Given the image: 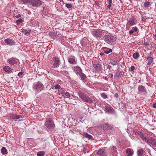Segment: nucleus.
<instances>
[{
	"mask_svg": "<svg viewBox=\"0 0 156 156\" xmlns=\"http://www.w3.org/2000/svg\"><path fill=\"white\" fill-rule=\"evenodd\" d=\"M136 133L141 137V139L147 143L149 137H146L144 136V134L140 131H138Z\"/></svg>",
	"mask_w": 156,
	"mask_h": 156,
	"instance_id": "9b49d317",
	"label": "nucleus"
},
{
	"mask_svg": "<svg viewBox=\"0 0 156 156\" xmlns=\"http://www.w3.org/2000/svg\"><path fill=\"white\" fill-rule=\"evenodd\" d=\"M103 31L104 30L99 29L94 30L92 31V34L97 37H100L104 36Z\"/></svg>",
	"mask_w": 156,
	"mask_h": 156,
	"instance_id": "39448f33",
	"label": "nucleus"
},
{
	"mask_svg": "<svg viewBox=\"0 0 156 156\" xmlns=\"http://www.w3.org/2000/svg\"><path fill=\"white\" fill-rule=\"evenodd\" d=\"M109 152L113 156H116L117 154V148L114 146L110 147Z\"/></svg>",
	"mask_w": 156,
	"mask_h": 156,
	"instance_id": "9d476101",
	"label": "nucleus"
},
{
	"mask_svg": "<svg viewBox=\"0 0 156 156\" xmlns=\"http://www.w3.org/2000/svg\"><path fill=\"white\" fill-rule=\"evenodd\" d=\"M79 97L82 99L83 101L87 103L91 104L93 102L92 100L86 94L81 91L78 92Z\"/></svg>",
	"mask_w": 156,
	"mask_h": 156,
	"instance_id": "f03ea898",
	"label": "nucleus"
},
{
	"mask_svg": "<svg viewBox=\"0 0 156 156\" xmlns=\"http://www.w3.org/2000/svg\"><path fill=\"white\" fill-rule=\"evenodd\" d=\"M115 95L116 97H118V95L117 94H115Z\"/></svg>",
	"mask_w": 156,
	"mask_h": 156,
	"instance_id": "de8ad7c7",
	"label": "nucleus"
},
{
	"mask_svg": "<svg viewBox=\"0 0 156 156\" xmlns=\"http://www.w3.org/2000/svg\"><path fill=\"white\" fill-rule=\"evenodd\" d=\"M147 143L150 145L156 147V140L155 139H152L151 137H149Z\"/></svg>",
	"mask_w": 156,
	"mask_h": 156,
	"instance_id": "4468645a",
	"label": "nucleus"
},
{
	"mask_svg": "<svg viewBox=\"0 0 156 156\" xmlns=\"http://www.w3.org/2000/svg\"><path fill=\"white\" fill-rule=\"evenodd\" d=\"M137 23L136 19L134 17H132L129 19V20L127 23V25L132 26L136 25Z\"/></svg>",
	"mask_w": 156,
	"mask_h": 156,
	"instance_id": "0eeeda50",
	"label": "nucleus"
},
{
	"mask_svg": "<svg viewBox=\"0 0 156 156\" xmlns=\"http://www.w3.org/2000/svg\"><path fill=\"white\" fill-rule=\"evenodd\" d=\"M1 128H2L1 127V126H0V129H1Z\"/></svg>",
	"mask_w": 156,
	"mask_h": 156,
	"instance_id": "0e129e2a",
	"label": "nucleus"
},
{
	"mask_svg": "<svg viewBox=\"0 0 156 156\" xmlns=\"http://www.w3.org/2000/svg\"><path fill=\"white\" fill-rule=\"evenodd\" d=\"M62 96L65 98H69L70 95L69 93L68 92L64 93L63 92L61 93Z\"/></svg>",
	"mask_w": 156,
	"mask_h": 156,
	"instance_id": "a878e982",
	"label": "nucleus"
},
{
	"mask_svg": "<svg viewBox=\"0 0 156 156\" xmlns=\"http://www.w3.org/2000/svg\"><path fill=\"white\" fill-rule=\"evenodd\" d=\"M49 35L53 39L56 37V34L55 32H51L49 34Z\"/></svg>",
	"mask_w": 156,
	"mask_h": 156,
	"instance_id": "c756f323",
	"label": "nucleus"
},
{
	"mask_svg": "<svg viewBox=\"0 0 156 156\" xmlns=\"http://www.w3.org/2000/svg\"><path fill=\"white\" fill-rule=\"evenodd\" d=\"M59 1L60 2H63V0H59Z\"/></svg>",
	"mask_w": 156,
	"mask_h": 156,
	"instance_id": "3c124183",
	"label": "nucleus"
},
{
	"mask_svg": "<svg viewBox=\"0 0 156 156\" xmlns=\"http://www.w3.org/2000/svg\"><path fill=\"white\" fill-rule=\"evenodd\" d=\"M44 125L49 131L51 132L53 130L55 127V124L52 119L51 118L46 119Z\"/></svg>",
	"mask_w": 156,
	"mask_h": 156,
	"instance_id": "f257e3e1",
	"label": "nucleus"
},
{
	"mask_svg": "<svg viewBox=\"0 0 156 156\" xmlns=\"http://www.w3.org/2000/svg\"><path fill=\"white\" fill-rule=\"evenodd\" d=\"M150 5V3L149 2H146L144 3V6L145 8H148Z\"/></svg>",
	"mask_w": 156,
	"mask_h": 156,
	"instance_id": "2f4dec72",
	"label": "nucleus"
},
{
	"mask_svg": "<svg viewBox=\"0 0 156 156\" xmlns=\"http://www.w3.org/2000/svg\"><path fill=\"white\" fill-rule=\"evenodd\" d=\"M144 151L142 148L138 150L137 151V154L138 156H143Z\"/></svg>",
	"mask_w": 156,
	"mask_h": 156,
	"instance_id": "4be33fe9",
	"label": "nucleus"
},
{
	"mask_svg": "<svg viewBox=\"0 0 156 156\" xmlns=\"http://www.w3.org/2000/svg\"><path fill=\"white\" fill-rule=\"evenodd\" d=\"M101 97L104 99H105L107 98V95L104 93H102L101 95Z\"/></svg>",
	"mask_w": 156,
	"mask_h": 156,
	"instance_id": "ea45409f",
	"label": "nucleus"
},
{
	"mask_svg": "<svg viewBox=\"0 0 156 156\" xmlns=\"http://www.w3.org/2000/svg\"><path fill=\"white\" fill-rule=\"evenodd\" d=\"M21 16V15L20 14H18V15H17V16H16V18H18L19 17H20Z\"/></svg>",
	"mask_w": 156,
	"mask_h": 156,
	"instance_id": "a18cd8bd",
	"label": "nucleus"
},
{
	"mask_svg": "<svg viewBox=\"0 0 156 156\" xmlns=\"http://www.w3.org/2000/svg\"><path fill=\"white\" fill-rule=\"evenodd\" d=\"M79 97L82 99L83 101L87 103L91 104L93 102L92 100L86 94L81 91L78 92Z\"/></svg>",
	"mask_w": 156,
	"mask_h": 156,
	"instance_id": "7ed1b4c3",
	"label": "nucleus"
},
{
	"mask_svg": "<svg viewBox=\"0 0 156 156\" xmlns=\"http://www.w3.org/2000/svg\"><path fill=\"white\" fill-rule=\"evenodd\" d=\"M101 128L104 130H112L113 128L112 126L105 123L102 124Z\"/></svg>",
	"mask_w": 156,
	"mask_h": 156,
	"instance_id": "1a4fd4ad",
	"label": "nucleus"
},
{
	"mask_svg": "<svg viewBox=\"0 0 156 156\" xmlns=\"http://www.w3.org/2000/svg\"><path fill=\"white\" fill-rule=\"evenodd\" d=\"M113 38V36L111 35H106L105 37V41L111 44H112L114 43Z\"/></svg>",
	"mask_w": 156,
	"mask_h": 156,
	"instance_id": "423d86ee",
	"label": "nucleus"
},
{
	"mask_svg": "<svg viewBox=\"0 0 156 156\" xmlns=\"http://www.w3.org/2000/svg\"><path fill=\"white\" fill-rule=\"evenodd\" d=\"M153 107L154 108H156V102L153 104Z\"/></svg>",
	"mask_w": 156,
	"mask_h": 156,
	"instance_id": "37998d69",
	"label": "nucleus"
},
{
	"mask_svg": "<svg viewBox=\"0 0 156 156\" xmlns=\"http://www.w3.org/2000/svg\"><path fill=\"white\" fill-rule=\"evenodd\" d=\"M7 45L12 46L15 44V42L13 39L10 38H7L5 40Z\"/></svg>",
	"mask_w": 156,
	"mask_h": 156,
	"instance_id": "ddd939ff",
	"label": "nucleus"
},
{
	"mask_svg": "<svg viewBox=\"0 0 156 156\" xmlns=\"http://www.w3.org/2000/svg\"><path fill=\"white\" fill-rule=\"evenodd\" d=\"M105 109L106 112H112V111L113 110V108L110 105H108L105 106Z\"/></svg>",
	"mask_w": 156,
	"mask_h": 156,
	"instance_id": "6ab92c4d",
	"label": "nucleus"
},
{
	"mask_svg": "<svg viewBox=\"0 0 156 156\" xmlns=\"http://www.w3.org/2000/svg\"><path fill=\"white\" fill-rule=\"evenodd\" d=\"M83 151V152H84V153H86V152H85V151Z\"/></svg>",
	"mask_w": 156,
	"mask_h": 156,
	"instance_id": "4d7b16f0",
	"label": "nucleus"
},
{
	"mask_svg": "<svg viewBox=\"0 0 156 156\" xmlns=\"http://www.w3.org/2000/svg\"><path fill=\"white\" fill-rule=\"evenodd\" d=\"M131 69H132V68H134V67L133 66H131Z\"/></svg>",
	"mask_w": 156,
	"mask_h": 156,
	"instance_id": "8fccbe9b",
	"label": "nucleus"
},
{
	"mask_svg": "<svg viewBox=\"0 0 156 156\" xmlns=\"http://www.w3.org/2000/svg\"><path fill=\"white\" fill-rule=\"evenodd\" d=\"M55 88L56 89H60L61 88L60 86L59 85H57L55 87Z\"/></svg>",
	"mask_w": 156,
	"mask_h": 156,
	"instance_id": "79ce46f5",
	"label": "nucleus"
},
{
	"mask_svg": "<svg viewBox=\"0 0 156 156\" xmlns=\"http://www.w3.org/2000/svg\"><path fill=\"white\" fill-rule=\"evenodd\" d=\"M135 69H131V71H133Z\"/></svg>",
	"mask_w": 156,
	"mask_h": 156,
	"instance_id": "09e8293b",
	"label": "nucleus"
},
{
	"mask_svg": "<svg viewBox=\"0 0 156 156\" xmlns=\"http://www.w3.org/2000/svg\"><path fill=\"white\" fill-rule=\"evenodd\" d=\"M138 89L139 93H142L146 91L145 87L142 85L139 86Z\"/></svg>",
	"mask_w": 156,
	"mask_h": 156,
	"instance_id": "412c9836",
	"label": "nucleus"
},
{
	"mask_svg": "<svg viewBox=\"0 0 156 156\" xmlns=\"http://www.w3.org/2000/svg\"><path fill=\"white\" fill-rule=\"evenodd\" d=\"M12 118L14 119H18L20 118V116L18 115H13L12 116Z\"/></svg>",
	"mask_w": 156,
	"mask_h": 156,
	"instance_id": "c9c22d12",
	"label": "nucleus"
},
{
	"mask_svg": "<svg viewBox=\"0 0 156 156\" xmlns=\"http://www.w3.org/2000/svg\"><path fill=\"white\" fill-rule=\"evenodd\" d=\"M112 0H108V3L109 5H111L112 3Z\"/></svg>",
	"mask_w": 156,
	"mask_h": 156,
	"instance_id": "c03bdc74",
	"label": "nucleus"
},
{
	"mask_svg": "<svg viewBox=\"0 0 156 156\" xmlns=\"http://www.w3.org/2000/svg\"><path fill=\"white\" fill-rule=\"evenodd\" d=\"M30 31V30H29L28 31H27L26 30H23V32L24 33V34L25 35H27L28 34H29Z\"/></svg>",
	"mask_w": 156,
	"mask_h": 156,
	"instance_id": "58836bf2",
	"label": "nucleus"
},
{
	"mask_svg": "<svg viewBox=\"0 0 156 156\" xmlns=\"http://www.w3.org/2000/svg\"><path fill=\"white\" fill-rule=\"evenodd\" d=\"M43 85L40 82L34 83L33 86L34 90L37 92L41 91L43 90Z\"/></svg>",
	"mask_w": 156,
	"mask_h": 156,
	"instance_id": "20e7f679",
	"label": "nucleus"
},
{
	"mask_svg": "<svg viewBox=\"0 0 156 156\" xmlns=\"http://www.w3.org/2000/svg\"><path fill=\"white\" fill-rule=\"evenodd\" d=\"M94 68H100L101 67V65L99 64H98V65H94Z\"/></svg>",
	"mask_w": 156,
	"mask_h": 156,
	"instance_id": "a19ab883",
	"label": "nucleus"
},
{
	"mask_svg": "<svg viewBox=\"0 0 156 156\" xmlns=\"http://www.w3.org/2000/svg\"><path fill=\"white\" fill-rule=\"evenodd\" d=\"M53 60L55 61L52 67L53 68L58 67L59 63V60L58 58L54 57L53 58Z\"/></svg>",
	"mask_w": 156,
	"mask_h": 156,
	"instance_id": "f8f14e48",
	"label": "nucleus"
},
{
	"mask_svg": "<svg viewBox=\"0 0 156 156\" xmlns=\"http://www.w3.org/2000/svg\"><path fill=\"white\" fill-rule=\"evenodd\" d=\"M111 5H109L107 6V8H108V9H110V8H111Z\"/></svg>",
	"mask_w": 156,
	"mask_h": 156,
	"instance_id": "49530a36",
	"label": "nucleus"
},
{
	"mask_svg": "<svg viewBox=\"0 0 156 156\" xmlns=\"http://www.w3.org/2000/svg\"><path fill=\"white\" fill-rule=\"evenodd\" d=\"M147 61L148 62L147 63V65H150L152 63L153 61V58L151 56H149L147 58Z\"/></svg>",
	"mask_w": 156,
	"mask_h": 156,
	"instance_id": "bb28decb",
	"label": "nucleus"
},
{
	"mask_svg": "<svg viewBox=\"0 0 156 156\" xmlns=\"http://www.w3.org/2000/svg\"><path fill=\"white\" fill-rule=\"evenodd\" d=\"M119 69H117V71H119L118 70Z\"/></svg>",
	"mask_w": 156,
	"mask_h": 156,
	"instance_id": "13d9d810",
	"label": "nucleus"
},
{
	"mask_svg": "<svg viewBox=\"0 0 156 156\" xmlns=\"http://www.w3.org/2000/svg\"><path fill=\"white\" fill-rule=\"evenodd\" d=\"M24 72V71L23 70H21V72H19L17 76L19 77H22V75L23 74V73Z\"/></svg>",
	"mask_w": 156,
	"mask_h": 156,
	"instance_id": "f704fd0d",
	"label": "nucleus"
},
{
	"mask_svg": "<svg viewBox=\"0 0 156 156\" xmlns=\"http://www.w3.org/2000/svg\"><path fill=\"white\" fill-rule=\"evenodd\" d=\"M66 6L68 9H71L73 7V5L69 3H66Z\"/></svg>",
	"mask_w": 156,
	"mask_h": 156,
	"instance_id": "72a5a7b5",
	"label": "nucleus"
},
{
	"mask_svg": "<svg viewBox=\"0 0 156 156\" xmlns=\"http://www.w3.org/2000/svg\"><path fill=\"white\" fill-rule=\"evenodd\" d=\"M155 8H156L155 9V11H156V7H155Z\"/></svg>",
	"mask_w": 156,
	"mask_h": 156,
	"instance_id": "680f3d73",
	"label": "nucleus"
},
{
	"mask_svg": "<svg viewBox=\"0 0 156 156\" xmlns=\"http://www.w3.org/2000/svg\"><path fill=\"white\" fill-rule=\"evenodd\" d=\"M83 136L88 138L89 139H91L92 138V136L85 132L83 133Z\"/></svg>",
	"mask_w": 156,
	"mask_h": 156,
	"instance_id": "393cba45",
	"label": "nucleus"
},
{
	"mask_svg": "<svg viewBox=\"0 0 156 156\" xmlns=\"http://www.w3.org/2000/svg\"><path fill=\"white\" fill-rule=\"evenodd\" d=\"M106 151L104 149H102L99 150L97 152V154L99 155L106 156Z\"/></svg>",
	"mask_w": 156,
	"mask_h": 156,
	"instance_id": "f3484780",
	"label": "nucleus"
},
{
	"mask_svg": "<svg viewBox=\"0 0 156 156\" xmlns=\"http://www.w3.org/2000/svg\"><path fill=\"white\" fill-rule=\"evenodd\" d=\"M17 61H18V60L17 59H15L13 58H11L9 59L8 62L9 64L11 65L15 66L17 65Z\"/></svg>",
	"mask_w": 156,
	"mask_h": 156,
	"instance_id": "dca6fc26",
	"label": "nucleus"
},
{
	"mask_svg": "<svg viewBox=\"0 0 156 156\" xmlns=\"http://www.w3.org/2000/svg\"><path fill=\"white\" fill-rule=\"evenodd\" d=\"M79 68V69H80V67H77V68Z\"/></svg>",
	"mask_w": 156,
	"mask_h": 156,
	"instance_id": "6e6d98bb",
	"label": "nucleus"
},
{
	"mask_svg": "<svg viewBox=\"0 0 156 156\" xmlns=\"http://www.w3.org/2000/svg\"><path fill=\"white\" fill-rule=\"evenodd\" d=\"M138 29L136 27H135L131 29L129 31V33L131 34L134 32H136L138 31Z\"/></svg>",
	"mask_w": 156,
	"mask_h": 156,
	"instance_id": "b1692460",
	"label": "nucleus"
},
{
	"mask_svg": "<svg viewBox=\"0 0 156 156\" xmlns=\"http://www.w3.org/2000/svg\"><path fill=\"white\" fill-rule=\"evenodd\" d=\"M121 72H120V73H119V74H118L119 75H120V73Z\"/></svg>",
	"mask_w": 156,
	"mask_h": 156,
	"instance_id": "bf43d9fd",
	"label": "nucleus"
},
{
	"mask_svg": "<svg viewBox=\"0 0 156 156\" xmlns=\"http://www.w3.org/2000/svg\"><path fill=\"white\" fill-rule=\"evenodd\" d=\"M1 107H0V112H1Z\"/></svg>",
	"mask_w": 156,
	"mask_h": 156,
	"instance_id": "052dcab7",
	"label": "nucleus"
},
{
	"mask_svg": "<svg viewBox=\"0 0 156 156\" xmlns=\"http://www.w3.org/2000/svg\"><path fill=\"white\" fill-rule=\"evenodd\" d=\"M140 56V55L139 53L137 52H136L134 53L133 55V57L134 58L136 59L139 57Z\"/></svg>",
	"mask_w": 156,
	"mask_h": 156,
	"instance_id": "7c9ffc66",
	"label": "nucleus"
},
{
	"mask_svg": "<svg viewBox=\"0 0 156 156\" xmlns=\"http://www.w3.org/2000/svg\"><path fill=\"white\" fill-rule=\"evenodd\" d=\"M22 22L23 20L21 19H20L19 20H17L16 21V23L17 25H19L20 23H22Z\"/></svg>",
	"mask_w": 156,
	"mask_h": 156,
	"instance_id": "4c0bfd02",
	"label": "nucleus"
},
{
	"mask_svg": "<svg viewBox=\"0 0 156 156\" xmlns=\"http://www.w3.org/2000/svg\"><path fill=\"white\" fill-rule=\"evenodd\" d=\"M142 20H144V19H143V17H142Z\"/></svg>",
	"mask_w": 156,
	"mask_h": 156,
	"instance_id": "e2e57ef3",
	"label": "nucleus"
},
{
	"mask_svg": "<svg viewBox=\"0 0 156 156\" xmlns=\"http://www.w3.org/2000/svg\"><path fill=\"white\" fill-rule=\"evenodd\" d=\"M24 4H27L32 2V0H22Z\"/></svg>",
	"mask_w": 156,
	"mask_h": 156,
	"instance_id": "473e14b6",
	"label": "nucleus"
},
{
	"mask_svg": "<svg viewBox=\"0 0 156 156\" xmlns=\"http://www.w3.org/2000/svg\"><path fill=\"white\" fill-rule=\"evenodd\" d=\"M1 151L3 154H5L7 153V151L6 149L4 147H2L1 149Z\"/></svg>",
	"mask_w": 156,
	"mask_h": 156,
	"instance_id": "cd10ccee",
	"label": "nucleus"
},
{
	"mask_svg": "<svg viewBox=\"0 0 156 156\" xmlns=\"http://www.w3.org/2000/svg\"><path fill=\"white\" fill-rule=\"evenodd\" d=\"M83 151H85V150H84H84H83Z\"/></svg>",
	"mask_w": 156,
	"mask_h": 156,
	"instance_id": "69168bd1",
	"label": "nucleus"
},
{
	"mask_svg": "<svg viewBox=\"0 0 156 156\" xmlns=\"http://www.w3.org/2000/svg\"><path fill=\"white\" fill-rule=\"evenodd\" d=\"M102 49L104 52L106 54H108L112 51V50L106 47H103Z\"/></svg>",
	"mask_w": 156,
	"mask_h": 156,
	"instance_id": "5701e85b",
	"label": "nucleus"
},
{
	"mask_svg": "<svg viewBox=\"0 0 156 156\" xmlns=\"http://www.w3.org/2000/svg\"><path fill=\"white\" fill-rule=\"evenodd\" d=\"M126 152L127 154V156H131L133 154V150L130 148L127 149L126 150Z\"/></svg>",
	"mask_w": 156,
	"mask_h": 156,
	"instance_id": "a211bd4d",
	"label": "nucleus"
},
{
	"mask_svg": "<svg viewBox=\"0 0 156 156\" xmlns=\"http://www.w3.org/2000/svg\"><path fill=\"white\" fill-rule=\"evenodd\" d=\"M103 54V53H100V55H102Z\"/></svg>",
	"mask_w": 156,
	"mask_h": 156,
	"instance_id": "864d4df0",
	"label": "nucleus"
},
{
	"mask_svg": "<svg viewBox=\"0 0 156 156\" xmlns=\"http://www.w3.org/2000/svg\"><path fill=\"white\" fill-rule=\"evenodd\" d=\"M4 71L8 73H11L12 71V69H3Z\"/></svg>",
	"mask_w": 156,
	"mask_h": 156,
	"instance_id": "e433bc0d",
	"label": "nucleus"
},
{
	"mask_svg": "<svg viewBox=\"0 0 156 156\" xmlns=\"http://www.w3.org/2000/svg\"><path fill=\"white\" fill-rule=\"evenodd\" d=\"M42 4L41 1L40 0H34L32 2V5L33 6L38 7Z\"/></svg>",
	"mask_w": 156,
	"mask_h": 156,
	"instance_id": "2eb2a0df",
	"label": "nucleus"
},
{
	"mask_svg": "<svg viewBox=\"0 0 156 156\" xmlns=\"http://www.w3.org/2000/svg\"><path fill=\"white\" fill-rule=\"evenodd\" d=\"M74 69V71L75 72L76 74L79 75L83 80H84L86 78V76L84 74L82 73L81 69H76V70Z\"/></svg>",
	"mask_w": 156,
	"mask_h": 156,
	"instance_id": "6e6552de",
	"label": "nucleus"
},
{
	"mask_svg": "<svg viewBox=\"0 0 156 156\" xmlns=\"http://www.w3.org/2000/svg\"><path fill=\"white\" fill-rule=\"evenodd\" d=\"M45 154V152L44 151H39L37 154V156H44Z\"/></svg>",
	"mask_w": 156,
	"mask_h": 156,
	"instance_id": "c85d7f7f",
	"label": "nucleus"
},
{
	"mask_svg": "<svg viewBox=\"0 0 156 156\" xmlns=\"http://www.w3.org/2000/svg\"><path fill=\"white\" fill-rule=\"evenodd\" d=\"M68 61L71 64H75L77 63L76 61L73 57L69 58L68 59Z\"/></svg>",
	"mask_w": 156,
	"mask_h": 156,
	"instance_id": "aec40b11",
	"label": "nucleus"
},
{
	"mask_svg": "<svg viewBox=\"0 0 156 156\" xmlns=\"http://www.w3.org/2000/svg\"><path fill=\"white\" fill-rule=\"evenodd\" d=\"M61 90H63L62 89H61L60 90H59V91H61Z\"/></svg>",
	"mask_w": 156,
	"mask_h": 156,
	"instance_id": "5fc2aeb1",
	"label": "nucleus"
},
{
	"mask_svg": "<svg viewBox=\"0 0 156 156\" xmlns=\"http://www.w3.org/2000/svg\"><path fill=\"white\" fill-rule=\"evenodd\" d=\"M6 67H7V66H5V68H5ZM7 67H8V68H9V69L10 68L9 67L7 66Z\"/></svg>",
	"mask_w": 156,
	"mask_h": 156,
	"instance_id": "603ef678",
	"label": "nucleus"
}]
</instances>
